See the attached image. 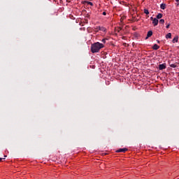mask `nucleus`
<instances>
[{
	"mask_svg": "<svg viewBox=\"0 0 179 179\" xmlns=\"http://www.w3.org/2000/svg\"><path fill=\"white\" fill-rule=\"evenodd\" d=\"M150 20H152V22H153V20H155V18H153V17H151Z\"/></svg>",
	"mask_w": 179,
	"mask_h": 179,
	"instance_id": "obj_21",
	"label": "nucleus"
},
{
	"mask_svg": "<svg viewBox=\"0 0 179 179\" xmlns=\"http://www.w3.org/2000/svg\"><path fill=\"white\" fill-rule=\"evenodd\" d=\"M166 38H171V33H168L166 35Z\"/></svg>",
	"mask_w": 179,
	"mask_h": 179,
	"instance_id": "obj_10",
	"label": "nucleus"
},
{
	"mask_svg": "<svg viewBox=\"0 0 179 179\" xmlns=\"http://www.w3.org/2000/svg\"><path fill=\"white\" fill-rule=\"evenodd\" d=\"M153 35V32L152 31H149L148 32V34H147V37L145 38L146 39L147 38H149V37H152V36Z\"/></svg>",
	"mask_w": 179,
	"mask_h": 179,
	"instance_id": "obj_4",
	"label": "nucleus"
},
{
	"mask_svg": "<svg viewBox=\"0 0 179 179\" xmlns=\"http://www.w3.org/2000/svg\"><path fill=\"white\" fill-rule=\"evenodd\" d=\"M173 43H178V36H176L173 38V41H172Z\"/></svg>",
	"mask_w": 179,
	"mask_h": 179,
	"instance_id": "obj_6",
	"label": "nucleus"
},
{
	"mask_svg": "<svg viewBox=\"0 0 179 179\" xmlns=\"http://www.w3.org/2000/svg\"><path fill=\"white\" fill-rule=\"evenodd\" d=\"M176 2H179V0H176Z\"/></svg>",
	"mask_w": 179,
	"mask_h": 179,
	"instance_id": "obj_23",
	"label": "nucleus"
},
{
	"mask_svg": "<svg viewBox=\"0 0 179 179\" xmlns=\"http://www.w3.org/2000/svg\"><path fill=\"white\" fill-rule=\"evenodd\" d=\"M152 48L153 50H159V48H160V46H159L157 44H155Z\"/></svg>",
	"mask_w": 179,
	"mask_h": 179,
	"instance_id": "obj_7",
	"label": "nucleus"
},
{
	"mask_svg": "<svg viewBox=\"0 0 179 179\" xmlns=\"http://www.w3.org/2000/svg\"><path fill=\"white\" fill-rule=\"evenodd\" d=\"M153 26H157L159 24V20L157 18H155L152 21Z\"/></svg>",
	"mask_w": 179,
	"mask_h": 179,
	"instance_id": "obj_3",
	"label": "nucleus"
},
{
	"mask_svg": "<svg viewBox=\"0 0 179 179\" xmlns=\"http://www.w3.org/2000/svg\"><path fill=\"white\" fill-rule=\"evenodd\" d=\"M160 8H161V9L164 10V9H166V5L164 3H162V4H161Z\"/></svg>",
	"mask_w": 179,
	"mask_h": 179,
	"instance_id": "obj_11",
	"label": "nucleus"
},
{
	"mask_svg": "<svg viewBox=\"0 0 179 179\" xmlns=\"http://www.w3.org/2000/svg\"><path fill=\"white\" fill-rule=\"evenodd\" d=\"M101 31H104V32H106V31H107V29L105 28V27H101Z\"/></svg>",
	"mask_w": 179,
	"mask_h": 179,
	"instance_id": "obj_12",
	"label": "nucleus"
},
{
	"mask_svg": "<svg viewBox=\"0 0 179 179\" xmlns=\"http://www.w3.org/2000/svg\"><path fill=\"white\" fill-rule=\"evenodd\" d=\"M122 29L121 27L117 28V31H120V30H122Z\"/></svg>",
	"mask_w": 179,
	"mask_h": 179,
	"instance_id": "obj_19",
	"label": "nucleus"
},
{
	"mask_svg": "<svg viewBox=\"0 0 179 179\" xmlns=\"http://www.w3.org/2000/svg\"><path fill=\"white\" fill-rule=\"evenodd\" d=\"M170 66H171V68H176V67H177V65H176V64H171Z\"/></svg>",
	"mask_w": 179,
	"mask_h": 179,
	"instance_id": "obj_16",
	"label": "nucleus"
},
{
	"mask_svg": "<svg viewBox=\"0 0 179 179\" xmlns=\"http://www.w3.org/2000/svg\"><path fill=\"white\" fill-rule=\"evenodd\" d=\"M0 162H1V158H0Z\"/></svg>",
	"mask_w": 179,
	"mask_h": 179,
	"instance_id": "obj_25",
	"label": "nucleus"
},
{
	"mask_svg": "<svg viewBox=\"0 0 179 179\" xmlns=\"http://www.w3.org/2000/svg\"><path fill=\"white\" fill-rule=\"evenodd\" d=\"M2 159H5V158H1V160H2Z\"/></svg>",
	"mask_w": 179,
	"mask_h": 179,
	"instance_id": "obj_24",
	"label": "nucleus"
},
{
	"mask_svg": "<svg viewBox=\"0 0 179 179\" xmlns=\"http://www.w3.org/2000/svg\"><path fill=\"white\" fill-rule=\"evenodd\" d=\"M100 29H101V27H96L94 28V31L97 33V31H99Z\"/></svg>",
	"mask_w": 179,
	"mask_h": 179,
	"instance_id": "obj_9",
	"label": "nucleus"
},
{
	"mask_svg": "<svg viewBox=\"0 0 179 179\" xmlns=\"http://www.w3.org/2000/svg\"><path fill=\"white\" fill-rule=\"evenodd\" d=\"M103 15L104 16H106V15H107V13L103 12Z\"/></svg>",
	"mask_w": 179,
	"mask_h": 179,
	"instance_id": "obj_20",
	"label": "nucleus"
},
{
	"mask_svg": "<svg viewBox=\"0 0 179 179\" xmlns=\"http://www.w3.org/2000/svg\"><path fill=\"white\" fill-rule=\"evenodd\" d=\"M127 151H128V148H120V149L116 150V152L117 153H121V152L125 153V152H127Z\"/></svg>",
	"mask_w": 179,
	"mask_h": 179,
	"instance_id": "obj_2",
	"label": "nucleus"
},
{
	"mask_svg": "<svg viewBox=\"0 0 179 179\" xmlns=\"http://www.w3.org/2000/svg\"><path fill=\"white\" fill-rule=\"evenodd\" d=\"M104 48V45L103 43H100L97 42L92 45L91 51L93 53L99 52V51H100V50H101V48Z\"/></svg>",
	"mask_w": 179,
	"mask_h": 179,
	"instance_id": "obj_1",
	"label": "nucleus"
},
{
	"mask_svg": "<svg viewBox=\"0 0 179 179\" xmlns=\"http://www.w3.org/2000/svg\"><path fill=\"white\" fill-rule=\"evenodd\" d=\"M166 29H170V24H168L166 25Z\"/></svg>",
	"mask_w": 179,
	"mask_h": 179,
	"instance_id": "obj_17",
	"label": "nucleus"
},
{
	"mask_svg": "<svg viewBox=\"0 0 179 179\" xmlns=\"http://www.w3.org/2000/svg\"><path fill=\"white\" fill-rule=\"evenodd\" d=\"M159 23H161V24H164V20L163 19L160 20Z\"/></svg>",
	"mask_w": 179,
	"mask_h": 179,
	"instance_id": "obj_14",
	"label": "nucleus"
},
{
	"mask_svg": "<svg viewBox=\"0 0 179 179\" xmlns=\"http://www.w3.org/2000/svg\"><path fill=\"white\" fill-rule=\"evenodd\" d=\"M87 5H90L91 6H93V3L90 1H87Z\"/></svg>",
	"mask_w": 179,
	"mask_h": 179,
	"instance_id": "obj_15",
	"label": "nucleus"
},
{
	"mask_svg": "<svg viewBox=\"0 0 179 179\" xmlns=\"http://www.w3.org/2000/svg\"><path fill=\"white\" fill-rule=\"evenodd\" d=\"M120 20H121V22H122V20H124V17H122V18L120 19Z\"/></svg>",
	"mask_w": 179,
	"mask_h": 179,
	"instance_id": "obj_22",
	"label": "nucleus"
},
{
	"mask_svg": "<svg viewBox=\"0 0 179 179\" xmlns=\"http://www.w3.org/2000/svg\"><path fill=\"white\" fill-rule=\"evenodd\" d=\"M162 17H163V14H162V13H159L157 15V19H162Z\"/></svg>",
	"mask_w": 179,
	"mask_h": 179,
	"instance_id": "obj_8",
	"label": "nucleus"
},
{
	"mask_svg": "<svg viewBox=\"0 0 179 179\" xmlns=\"http://www.w3.org/2000/svg\"><path fill=\"white\" fill-rule=\"evenodd\" d=\"M144 13H145V15H149V10L144 9Z\"/></svg>",
	"mask_w": 179,
	"mask_h": 179,
	"instance_id": "obj_13",
	"label": "nucleus"
},
{
	"mask_svg": "<svg viewBox=\"0 0 179 179\" xmlns=\"http://www.w3.org/2000/svg\"><path fill=\"white\" fill-rule=\"evenodd\" d=\"M159 69H160V71H162V69H166V64H160Z\"/></svg>",
	"mask_w": 179,
	"mask_h": 179,
	"instance_id": "obj_5",
	"label": "nucleus"
},
{
	"mask_svg": "<svg viewBox=\"0 0 179 179\" xmlns=\"http://www.w3.org/2000/svg\"><path fill=\"white\" fill-rule=\"evenodd\" d=\"M102 43H103V44H106V39H103Z\"/></svg>",
	"mask_w": 179,
	"mask_h": 179,
	"instance_id": "obj_18",
	"label": "nucleus"
}]
</instances>
